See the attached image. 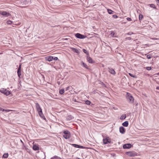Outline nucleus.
<instances>
[{
  "instance_id": "nucleus-1",
  "label": "nucleus",
  "mask_w": 159,
  "mask_h": 159,
  "mask_svg": "<svg viewBox=\"0 0 159 159\" xmlns=\"http://www.w3.org/2000/svg\"><path fill=\"white\" fill-rule=\"evenodd\" d=\"M35 104L36 110L38 112L39 116L43 119H45V116L43 113L42 109L40 105L38 103H35Z\"/></svg>"
},
{
  "instance_id": "nucleus-2",
  "label": "nucleus",
  "mask_w": 159,
  "mask_h": 159,
  "mask_svg": "<svg viewBox=\"0 0 159 159\" xmlns=\"http://www.w3.org/2000/svg\"><path fill=\"white\" fill-rule=\"evenodd\" d=\"M0 92L7 96L8 95L11 93L10 91L7 90L6 89L3 88L0 89Z\"/></svg>"
},
{
  "instance_id": "nucleus-3",
  "label": "nucleus",
  "mask_w": 159,
  "mask_h": 159,
  "mask_svg": "<svg viewBox=\"0 0 159 159\" xmlns=\"http://www.w3.org/2000/svg\"><path fill=\"white\" fill-rule=\"evenodd\" d=\"M75 36L77 38L80 39H84L85 38L86 36L80 33H78L75 34Z\"/></svg>"
},
{
  "instance_id": "nucleus-4",
  "label": "nucleus",
  "mask_w": 159,
  "mask_h": 159,
  "mask_svg": "<svg viewBox=\"0 0 159 159\" xmlns=\"http://www.w3.org/2000/svg\"><path fill=\"white\" fill-rule=\"evenodd\" d=\"M127 98L128 100V101L130 103H133L134 102V99L131 95L130 94H129V95H128V97H127Z\"/></svg>"
},
{
  "instance_id": "nucleus-5",
  "label": "nucleus",
  "mask_w": 159,
  "mask_h": 159,
  "mask_svg": "<svg viewBox=\"0 0 159 159\" xmlns=\"http://www.w3.org/2000/svg\"><path fill=\"white\" fill-rule=\"evenodd\" d=\"M126 153L130 157H134L136 155V153L134 152H127Z\"/></svg>"
},
{
  "instance_id": "nucleus-6",
  "label": "nucleus",
  "mask_w": 159,
  "mask_h": 159,
  "mask_svg": "<svg viewBox=\"0 0 159 159\" xmlns=\"http://www.w3.org/2000/svg\"><path fill=\"white\" fill-rule=\"evenodd\" d=\"M88 55L87 57V61L89 62V63H94L95 62V61H93L92 58L90 57Z\"/></svg>"
},
{
  "instance_id": "nucleus-7",
  "label": "nucleus",
  "mask_w": 159,
  "mask_h": 159,
  "mask_svg": "<svg viewBox=\"0 0 159 159\" xmlns=\"http://www.w3.org/2000/svg\"><path fill=\"white\" fill-rule=\"evenodd\" d=\"M21 64H20L19 66V67L18 69L17 70V74L19 78H20V76L21 75Z\"/></svg>"
},
{
  "instance_id": "nucleus-8",
  "label": "nucleus",
  "mask_w": 159,
  "mask_h": 159,
  "mask_svg": "<svg viewBox=\"0 0 159 159\" xmlns=\"http://www.w3.org/2000/svg\"><path fill=\"white\" fill-rule=\"evenodd\" d=\"M131 145L130 143H127L124 144L123 146V148L124 149L129 148L131 147Z\"/></svg>"
},
{
  "instance_id": "nucleus-9",
  "label": "nucleus",
  "mask_w": 159,
  "mask_h": 159,
  "mask_svg": "<svg viewBox=\"0 0 159 159\" xmlns=\"http://www.w3.org/2000/svg\"><path fill=\"white\" fill-rule=\"evenodd\" d=\"M0 14L6 17L9 16L10 15L9 13L5 11H1L0 12Z\"/></svg>"
},
{
  "instance_id": "nucleus-10",
  "label": "nucleus",
  "mask_w": 159,
  "mask_h": 159,
  "mask_svg": "<svg viewBox=\"0 0 159 159\" xmlns=\"http://www.w3.org/2000/svg\"><path fill=\"white\" fill-rule=\"evenodd\" d=\"M109 137H107L106 138L103 139V142L104 144H107L108 143H110L111 141L110 140H109Z\"/></svg>"
},
{
  "instance_id": "nucleus-11",
  "label": "nucleus",
  "mask_w": 159,
  "mask_h": 159,
  "mask_svg": "<svg viewBox=\"0 0 159 159\" xmlns=\"http://www.w3.org/2000/svg\"><path fill=\"white\" fill-rule=\"evenodd\" d=\"M119 130L120 132L122 134H124L125 133V129L123 126H120Z\"/></svg>"
},
{
  "instance_id": "nucleus-12",
  "label": "nucleus",
  "mask_w": 159,
  "mask_h": 159,
  "mask_svg": "<svg viewBox=\"0 0 159 159\" xmlns=\"http://www.w3.org/2000/svg\"><path fill=\"white\" fill-rule=\"evenodd\" d=\"M108 71L111 74L113 75H115L116 74V72L112 68H108Z\"/></svg>"
},
{
  "instance_id": "nucleus-13",
  "label": "nucleus",
  "mask_w": 159,
  "mask_h": 159,
  "mask_svg": "<svg viewBox=\"0 0 159 159\" xmlns=\"http://www.w3.org/2000/svg\"><path fill=\"white\" fill-rule=\"evenodd\" d=\"M81 65L83 67H84L85 68H86L87 69H89V68L88 66L87 65L84 63L83 61H81Z\"/></svg>"
},
{
  "instance_id": "nucleus-14",
  "label": "nucleus",
  "mask_w": 159,
  "mask_h": 159,
  "mask_svg": "<svg viewBox=\"0 0 159 159\" xmlns=\"http://www.w3.org/2000/svg\"><path fill=\"white\" fill-rule=\"evenodd\" d=\"M33 149L35 151L38 150L39 148V146L36 145H34L33 147Z\"/></svg>"
},
{
  "instance_id": "nucleus-15",
  "label": "nucleus",
  "mask_w": 159,
  "mask_h": 159,
  "mask_svg": "<svg viewBox=\"0 0 159 159\" xmlns=\"http://www.w3.org/2000/svg\"><path fill=\"white\" fill-rule=\"evenodd\" d=\"M74 118V117L71 115H68L67 116L66 119L68 120H71Z\"/></svg>"
},
{
  "instance_id": "nucleus-16",
  "label": "nucleus",
  "mask_w": 159,
  "mask_h": 159,
  "mask_svg": "<svg viewBox=\"0 0 159 159\" xmlns=\"http://www.w3.org/2000/svg\"><path fill=\"white\" fill-rule=\"evenodd\" d=\"M63 137L66 139H68L70 138V133L64 134L63 135Z\"/></svg>"
},
{
  "instance_id": "nucleus-17",
  "label": "nucleus",
  "mask_w": 159,
  "mask_h": 159,
  "mask_svg": "<svg viewBox=\"0 0 159 159\" xmlns=\"http://www.w3.org/2000/svg\"><path fill=\"white\" fill-rule=\"evenodd\" d=\"M129 125L128 121H126L122 123V125L124 127H127Z\"/></svg>"
},
{
  "instance_id": "nucleus-18",
  "label": "nucleus",
  "mask_w": 159,
  "mask_h": 159,
  "mask_svg": "<svg viewBox=\"0 0 159 159\" xmlns=\"http://www.w3.org/2000/svg\"><path fill=\"white\" fill-rule=\"evenodd\" d=\"M46 59L47 60L50 61L53 60V56H50L47 59L46 58Z\"/></svg>"
},
{
  "instance_id": "nucleus-19",
  "label": "nucleus",
  "mask_w": 159,
  "mask_h": 159,
  "mask_svg": "<svg viewBox=\"0 0 159 159\" xmlns=\"http://www.w3.org/2000/svg\"><path fill=\"white\" fill-rule=\"evenodd\" d=\"M72 50L75 52L78 53H79V51L78 50L75 48H72Z\"/></svg>"
},
{
  "instance_id": "nucleus-20",
  "label": "nucleus",
  "mask_w": 159,
  "mask_h": 159,
  "mask_svg": "<svg viewBox=\"0 0 159 159\" xmlns=\"http://www.w3.org/2000/svg\"><path fill=\"white\" fill-rule=\"evenodd\" d=\"M107 11L108 13L109 14H112L114 12L112 10H111L110 9H107Z\"/></svg>"
},
{
  "instance_id": "nucleus-21",
  "label": "nucleus",
  "mask_w": 159,
  "mask_h": 159,
  "mask_svg": "<svg viewBox=\"0 0 159 159\" xmlns=\"http://www.w3.org/2000/svg\"><path fill=\"white\" fill-rule=\"evenodd\" d=\"M149 5L151 7H152L155 9H157L156 7L154 4H149Z\"/></svg>"
},
{
  "instance_id": "nucleus-22",
  "label": "nucleus",
  "mask_w": 159,
  "mask_h": 159,
  "mask_svg": "<svg viewBox=\"0 0 159 159\" xmlns=\"http://www.w3.org/2000/svg\"><path fill=\"white\" fill-rule=\"evenodd\" d=\"M50 159H61V158L57 156H55L51 157Z\"/></svg>"
},
{
  "instance_id": "nucleus-23",
  "label": "nucleus",
  "mask_w": 159,
  "mask_h": 159,
  "mask_svg": "<svg viewBox=\"0 0 159 159\" xmlns=\"http://www.w3.org/2000/svg\"><path fill=\"white\" fill-rule=\"evenodd\" d=\"M83 51L87 55V56L89 55V53L86 49H83Z\"/></svg>"
},
{
  "instance_id": "nucleus-24",
  "label": "nucleus",
  "mask_w": 159,
  "mask_h": 159,
  "mask_svg": "<svg viewBox=\"0 0 159 159\" xmlns=\"http://www.w3.org/2000/svg\"><path fill=\"white\" fill-rule=\"evenodd\" d=\"M143 16L141 14H139V20H141L143 18Z\"/></svg>"
},
{
  "instance_id": "nucleus-25",
  "label": "nucleus",
  "mask_w": 159,
  "mask_h": 159,
  "mask_svg": "<svg viewBox=\"0 0 159 159\" xmlns=\"http://www.w3.org/2000/svg\"><path fill=\"white\" fill-rule=\"evenodd\" d=\"M64 92L65 91L64 89H61L59 91V93L61 94H62L64 93Z\"/></svg>"
},
{
  "instance_id": "nucleus-26",
  "label": "nucleus",
  "mask_w": 159,
  "mask_h": 159,
  "mask_svg": "<svg viewBox=\"0 0 159 159\" xmlns=\"http://www.w3.org/2000/svg\"><path fill=\"white\" fill-rule=\"evenodd\" d=\"M126 118V115L125 114L123 115L120 117V119L121 120H124Z\"/></svg>"
},
{
  "instance_id": "nucleus-27",
  "label": "nucleus",
  "mask_w": 159,
  "mask_h": 159,
  "mask_svg": "<svg viewBox=\"0 0 159 159\" xmlns=\"http://www.w3.org/2000/svg\"><path fill=\"white\" fill-rule=\"evenodd\" d=\"M8 156V154L7 153H5L3 155V157L5 158H7Z\"/></svg>"
},
{
  "instance_id": "nucleus-28",
  "label": "nucleus",
  "mask_w": 159,
  "mask_h": 159,
  "mask_svg": "<svg viewBox=\"0 0 159 159\" xmlns=\"http://www.w3.org/2000/svg\"><path fill=\"white\" fill-rule=\"evenodd\" d=\"M72 145L74 147L78 148L79 146V145L76 144H72Z\"/></svg>"
},
{
  "instance_id": "nucleus-29",
  "label": "nucleus",
  "mask_w": 159,
  "mask_h": 159,
  "mask_svg": "<svg viewBox=\"0 0 159 159\" xmlns=\"http://www.w3.org/2000/svg\"><path fill=\"white\" fill-rule=\"evenodd\" d=\"M85 102L86 104L88 105H90L91 103V102L89 101L88 100H86L85 101Z\"/></svg>"
},
{
  "instance_id": "nucleus-30",
  "label": "nucleus",
  "mask_w": 159,
  "mask_h": 159,
  "mask_svg": "<svg viewBox=\"0 0 159 159\" xmlns=\"http://www.w3.org/2000/svg\"><path fill=\"white\" fill-rule=\"evenodd\" d=\"M2 111H5L6 112H7L11 111V110H6V109H3L2 110Z\"/></svg>"
},
{
  "instance_id": "nucleus-31",
  "label": "nucleus",
  "mask_w": 159,
  "mask_h": 159,
  "mask_svg": "<svg viewBox=\"0 0 159 159\" xmlns=\"http://www.w3.org/2000/svg\"><path fill=\"white\" fill-rule=\"evenodd\" d=\"M63 133L64 134H68L70 133V132L66 130V131H64L63 132Z\"/></svg>"
},
{
  "instance_id": "nucleus-32",
  "label": "nucleus",
  "mask_w": 159,
  "mask_h": 159,
  "mask_svg": "<svg viewBox=\"0 0 159 159\" xmlns=\"http://www.w3.org/2000/svg\"><path fill=\"white\" fill-rule=\"evenodd\" d=\"M147 58L149 59L152 58V56L150 54L148 55L147 56Z\"/></svg>"
},
{
  "instance_id": "nucleus-33",
  "label": "nucleus",
  "mask_w": 159,
  "mask_h": 159,
  "mask_svg": "<svg viewBox=\"0 0 159 159\" xmlns=\"http://www.w3.org/2000/svg\"><path fill=\"white\" fill-rule=\"evenodd\" d=\"M146 69L148 70H150L151 69V67L150 66H148L146 67Z\"/></svg>"
},
{
  "instance_id": "nucleus-34",
  "label": "nucleus",
  "mask_w": 159,
  "mask_h": 159,
  "mask_svg": "<svg viewBox=\"0 0 159 159\" xmlns=\"http://www.w3.org/2000/svg\"><path fill=\"white\" fill-rule=\"evenodd\" d=\"M7 24H11L12 23V21L11 20L7 21Z\"/></svg>"
},
{
  "instance_id": "nucleus-35",
  "label": "nucleus",
  "mask_w": 159,
  "mask_h": 159,
  "mask_svg": "<svg viewBox=\"0 0 159 159\" xmlns=\"http://www.w3.org/2000/svg\"><path fill=\"white\" fill-rule=\"evenodd\" d=\"M125 39L126 40H130L131 39V38L130 37H126L125 38Z\"/></svg>"
},
{
  "instance_id": "nucleus-36",
  "label": "nucleus",
  "mask_w": 159,
  "mask_h": 159,
  "mask_svg": "<svg viewBox=\"0 0 159 159\" xmlns=\"http://www.w3.org/2000/svg\"><path fill=\"white\" fill-rule=\"evenodd\" d=\"M133 34V32H129V33H127V35H130L132 34Z\"/></svg>"
},
{
  "instance_id": "nucleus-37",
  "label": "nucleus",
  "mask_w": 159,
  "mask_h": 159,
  "mask_svg": "<svg viewBox=\"0 0 159 159\" xmlns=\"http://www.w3.org/2000/svg\"><path fill=\"white\" fill-rule=\"evenodd\" d=\"M127 20L129 21H131L132 20L129 17H127Z\"/></svg>"
},
{
  "instance_id": "nucleus-38",
  "label": "nucleus",
  "mask_w": 159,
  "mask_h": 159,
  "mask_svg": "<svg viewBox=\"0 0 159 159\" xmlns=\"http://www.w3.org/2000/svg\"><path fill=\"white\" fill-rule=\"evenodd\" d=\"M113 17L114 18H116L118 17V16L116 15H113Z\"/></svg>"
},
{
  "instance_id": "nucleus-39",
  "label": "nucleus",
  "mask_w": 159,
  "mask_h": 159,
  "mask_svg": "<svg viewBox=\"0 0 159 159\" xmlns=\"http://www.w3.org/2000/svg\"><path fill=\"white\" fill-rule=\"evenodd\" d=\"M78 148H84V147L82 146L79 145V146Z\"/></svg>"
},
{
  "instance_id": "nucleus-40",
  "label": "nucleus",
  "mask_w": 159,
  "mask_h": 159,
  "mask_svg": "<svg viewBox=\"0 0 159 159\" xmlns=\"http://www.w3.org/2000/svg\"><path fill=\"white\" fill-rule=\"evenodd\" d=\"M53 60L54 61H57L58 60V58L57 57H55L54 58L53 57Z\"/></svg>"
},
{
  "instance_id": "nucleus-41",
  "label": "nucleus",
  "mask_w": 159,
  "mask_h": 159,
  "mask_svg": "<svg viewBox=\"0 0 159 159\" xmlns=\"http://www.w3.org/2000/svg\"><path fill=\"white\" fill-rule=\"evenodd\" d=\"M114 34H115V33L114 32H112L111 33V36H114Z\"/></svg>"
},
{
  "instance_id": "nucleus-42",
  "label": "nucleus",
  "mask_w": 159,
  "mask_h": 159,
  "mask_svg": "<svg viewBox=\"0 0 159 159\" xmlns=\"http://www.w3.org/2000/svg\"><path fill=\"white\" fill-rule=\"evenodd\" d=\"M129 75L131 77H134V76L131 73H129Z\"/></svg>"
},
{
  "instance_id": "nucleus-43",
  "label": "nucleus",
  "mask_w": 159,
  "mask_h": 159,
  "mask_svg": "<svg viewBox=\"0 0 159 159\" xmlns=\"http://www.w3.org/2000/svg\"><path fill=\"white\" fill-rule=\"evenodd\" d=\"M20 141H21V142H22V143H23V146H24V148H26L25 146H24V143H23V142L21 140H20Z\"/></svg>"
},
{
  "instance_id": "nucleus-44",
  "label": "nucleus",
  "mask_w": 159,
  "mask_h": 159,
  "mask_svg": "<svg viewBox=\"0 0 159 159\" xmlns=\"http://www.w3.org/2000/svg\"><path fill=\"white\" fill-rule=\"evenodd\" d=\"M69 88V87H67L66 88V91L67 90H68Z\"/></svg>"
},
{
  "instance_id": "nucleus-45",
  "label": "nucleus",
  "mask_w": 159,
  "mask_h": 159,
  "mask_svg": "<svg viewBox=\"0 0 159 159\" xmlns=\"http://www.w3.org/2000/svg\"><path fill=\"white\" fill-rule=\"evenodd\" d=\"M156 89H157L159 90V86L157 87Z\"/></svg>"
},
{
  "instance_id": "nucleus-46",
  "label": "nucleus",
  "mask_w": 159,
  "mask_h": 159,
  "mask_svg": "<svg viewBox=\"0 0 159 159\" xmlns=\"http://www.w3.org/2000/svg\"><path fill=\"white\" fill-rule=\"evenodd\" d=\"M156 2H157L159 3V0H157Z\"/></svg>"
},
{
  "instance_id": "nucleus-47",
  "label": "nucleus",
  "mask_w": 159,
  "mask_h": 159,
  "mask_svg": "<svg viewBox=\"0 0 159 159\" xmlns=\"http://www.w3.org/2000/svg\"><path fill=\"white\" fill-rule=\"evenodd\" d=\"M2 108H1V107H0V111H2Z\"/></svg>"
},
{
  "instance_id": "nucleus-48",
  "label": "nucleus",
  "mask_w": 159,
  "mask_h": 159,
  "mask_svg": "<svg viewBox=\"0 0 159 159\" xmlns=\"http://www.w3.org/2000/svg\"><path fill=\"white\" fill-rule=\"evenodd\" d=\"M157 75H159V72L158 73Z\"/></svg>"
},
{
  "instance_id": "nucleus-49",
  "label": "nucleus",
  "mask_w": 159,
  "mask_h": 159,
  "mask_svg": "<svg viewBox=\"0 0 159 159\" xmlns=\"http://www.w3.org/2000/svg\"><path fill=\"white\" fill-rule=\"evenodd\" d=\"M2 54V53H0V54Z\"/></svg>"
},
{
  "instance_id": "nucleus-50",
  "label": "nucleus",
  "mask_w": 159,
  "mask_h": 159,
  "mask_svg": "<svg viewBox=\"0 0 159 159\" xmlns=\"http://www.w3.org/2000/svg\"><path fill=\"white\" fill-rule=\"evenodd\" d=\"M66 39V40H67V39Z\"/></svg>"
}]
</instances>
